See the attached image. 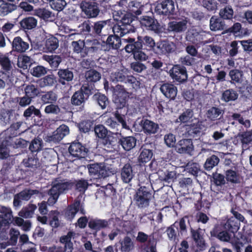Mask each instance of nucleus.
Returning <instances> with one entry per match:
<instances>
[{
  "label": "nucleus",
  "instance_id": "f257e3e1",
  "mask_svg": "<svg viewBox=\"0 0 252 252\" xmlns=\"http://www.w3.org/2000/svg\"><path fill=\"white\" fill-rule=\"evenodd\" d=\"M124 40L127 43L125 47L126 52L131 53L136 61H145L155 51L156 43L150 36L138 35L136 40L129 37Z\"/></svg>",
  "mask_w": 252,
  "mask_h": 252
},
{
  "label": "nucleus",
  "instance_id": "f03ea898",
  "mask_svg": "<svg viewBox=\"0 0 252 252\" xmlns=\"http://www.w3.org/2000/svg\"><path fill=\"white\" fill-rule=\"evenodd\" d=\"M89 183L88 181L84 179L65 182L58 183L54 184L49 189L48 194L50 195L48 202L52 205L57 201L60 195L71 189L73 187L80 192H85L88 189Z\"/></svg>",
  "mask_w": 252,
  "mask_h": 252
},
{
  "label": "nucleus",
  "instance_id": "7ed1b4c3",
  "mask_svg": "<svg viewBox=\"0 0 252 252\" xmlns=\"http://www.w3.org/2000/svg\"><path fill=\"white\" fill-rule=\"evenodd\" d=\"M140 187L134 195V199L138 208H144L149 206L153 197V187L146 176L141 175L139 178Z\"/></svg>",
  "mask_w": 252,
  "mask_h": 252
},
{
  "label": "nucleus",
  "instance_id": "20e7f679",
  "mask_svg": "<svg viewBox=\"0 0 252 252\" xmlns=\"http://www.w3.org/2000/svg\"><path fill=\"white\" fill-rule=\"evenodd\" d=\"M136 17L129 12L122 13L119 15L117 19V23L113 28L114 33L119 34L120 36H123L126 34L133 33L135 32L136 28L133 22Z\"/></svg>",
  "mask_w": 252,
  "mask_h": 252
},
{
  "label": "nucleus",
  "instance_id": "39448f33",
  "mask_svg": "<svg viewBox=\"0 0 252 252\" xmlns=\"http://www.w3.org/2000/svg\"><path fill=\"white\" fill-rule=\"evenodd\" d=\"M109 22V20L93 22L90 20H87L80 25L79 28L81 32L84 34L96 37L101 36L102 30Z\"/></svg>",
  "mask_w": 252,
  "mask_h": 252
},
{
  "label": "nucleus",
  "instance_id": "423d86ee",
  "mask_svg": "<svg viewBox=\"0 0 252 252\" xmlns=\"http://www.w3.org/2000/svg\"><path fill=\"white\" fill-rule=\"evenodd\" d=\"M78 212L84 215L86 213L84 203L80 199H76L63 210L62 215L67 221L71 222Z\"/></svg>",
  "mask_w": 252,
  "mask_h": 252
},
{
  "label": "nucleus",
  "instance_id": "0eeeda50",
  "mask_svg": "<svg viewBox=\"0 0 252 252\" xmlns=\"http://www.w3.org/2000/svg\"><path fill=\"white\" fill-rule=\"evenodd\" d=\"M112 98L118 109L126 107L129 98L128 93L123 86L117 85L112 87Z\"/></svg>",
  "mask_w": 252,
  "mask_h": 252
},
{
  "label": "nucleus",
  "instance_id": "6e6552de",
  "mask_svg": "<svg viewBox=\"0 0 252 252\" xmlns=\"http://www.w3.org/2000/svg\"><path fill=\"white\" fill-rule=\"evenodd\" d=\"M80 5L82 12L88 19L96 18L100 13L99 4L96 0H82Z\"/></svg>",
  "mask_w": 252,
  "mask_h": 252
},
{
  "label": "nucleus",
  "instance_id": "1a4fd4ad",
  "mask_svg": "<svg viewBox=\"0 0 252 252\" xmlns=\"http://www.w3.org/2000/svg\"><path fill=\"white\" fill-rule=\"evenodd\" d=\"M100 73L94 69H90L85 73V80L82 86L87 91L93 92L95 88V83L100 80Z\"/></svg>",
  "mask_w": 252,
  "mask_h": 252
},
{
  "label": "nucleus",
  "instance_id": "9d476101",
  "mask_svg": "<svg viewBox=\"0 0 252 252\" xmlns=\"http://www.w3.org/2000/svg\"><path fill=\"white\" fill-rule=\"evenodd\" d=\"M138 168H140V166L137 164L133 165L129 163L125 164L120 170L122 182L126 184L129 183L135 177Z\"/></svg>",
  "mask_w": 252,
  "mask_h": 252
},
{
  "label": "nucleus",
  "instance_id": "9b49d317",
  "mask_svg": "<svg viewBox=\"0 0 252 252\" xmlns=\"http://www.w3.org/2000/svg\"><path fill=\"white\" fill-rule=\"evenodd\" d=\"M171 78L175 82L183 83L187 81L188 78L186 67L181 64H175L169 70Z\"/></svg>",
  "mask_w": 252,
  "mask_h": 252
},
{
  "label": "nucleus",
  "instance_id": "f8f14e48",
  "mask_svg": "<svg viewBox=\"0 0 252 252\" xmlns=\"http://www.w3.org/2000/svg\"><path fill=\"white\" fill-rule=\"evenodd\" d=\"M175 151L180 154L192 156L194 150L192 140L191 138H183L176 144Z\"/></svg>",
  "mask_w": 252,
  "mask_h": 252
},
{
  "label": "nucleus",
  "instance_id": "ddd939ff",
  "mask_svg": "<svg viewBox=\"0 0 252 252\" xmlns=\"http://www.w3.org/2000/svg\"><path fill=\"white\" fill-rule=\"evenodd\" d=\"M68 152L72 157L80 159L88 156L89 149L81 143L74 141L70 143Z\"/></svg>",
  "mask_w": 252,
  "mask_h": 252
},
{
  "label": "nucleus",
  "instance_id": "4468645a",
  "mask_svg": "<svg viewBox=\"0 0 252 252\" xmlns=\"http://www.w3.org/2000/svg\"><path fill=\"white\" fill-rule=\"evenodd\" d=\"M175 44L167 40H162L157 42L154 53L158 55L168 56L175 51Z\"/></svg>",
  "mask_w": 252,
  "mask_h": 252
},
{
  "label": "nucleus",
  "instance_id": "2eb2a0df",
  "mask_svg": "<svg viewBox=\"0 0 252 252\" xmlns=\"http://www.w3.org/2000/svg\"><path fill=\"white\" fill-rule=\"evenodd\" d=\"M175 3L173 0H165L158 3L155 8V12L159 15L169 16L173 14Z\"/></svg>",
  "mask_w": 252,
  "mask_h": 252
},
{
  "label": "nucleus",
  "instance_id": "dca6fc26",
  "mask_svg": "<svg viewBox=\"0 0 252 252\" xmlns=\"http://www.w3.org/2000/svg\"><path fill=\"white\" fill-rule=\"evenodd\" d=\"M152 14V16H143L140 20L141 25L147 30L153 31L157 33H159L161 32L160 25L153 16V13Z\"/></svg>",
  "mask_w": 252,
  "mask_h": 252
},
{
  "label": "nucleus",
  "instance_id": "f3484780",
  "mask_svg": "<svg viewBox=\"0 0 252 252\" xmlns=\"http://www.w3.org/2000/svg\"><path fill=\"white\" fill-rule=\"evenodd\" d=\"M186 38L187 40L195 45H203L210 42L207 39L204 32H198L195 29L189 31Z\"/></svg>",
  "mask_w": 252,
  "mask_h": 252
},
{
  "label": "nucleus",
  "instance_id": "a211bd4d",
  "mask_svg": "<svg viewBox=\"0 0 252 252\" xmlns=\"http://www.w3.org/2000/svg\"><path fill=\"white\" fill-rule=\"evenodd\" d=\"M88 168L90 176L95 179L105 178L108 176V172L106 167L102 163H93L88 164Z\"/></svg>",
  "mask_w": 252,
  "mask_h": 252
},
{
  "label": "nucleus",
  "instance_id": "6ab92c4d",
  "mask_svg": "<svg viewBox=\"0 0 252 252\" xmlns=\"http://www.w3.org/2000/svg\"><path fill=\"white\" fill-rule=\"evenodd\" d=\"M119 136L117 137V146L118 148L121 146L122 148L126 151H129L132 149L136 144L137 139L133 136H124L121 133L119 134Z\"/></svg>",
  "mask_w": 252,
  "mask_h": 252
},
{
  "label": "nucleus",
  "instance_id": "aec40b11",
  "mask_svg": "<svg viewBox=\"0 0 252 252\" xmlns=\"http://www.w3.org/2000/svg\"><path fill=\"white\" fill-rule=\"evenodd\" d=\"M139 125L144 133L147 135L155 134L158 132L159 129V126L157 123L145 117L142 118L139 122Z\"/></svg>",
  "mask_w": 252,
  "mask_h": 252
},
{
  "label": "nucleus",
  "instance_id": "412c9836",
  "mask_svg": "<svg viewBox=\"0 0 252 252\" xmlns=\"http://www.w3.org/2000/svg\"><path fill=\"white\" fill-rule=\"evenodd\" d=\"M190 237L194 242L196 247L200 251L205 250L207 247V244L204 238L203 235L201 233L200 229H194L190 227Z\"/></svg>",
  "mask_w": 252,
  "mask_h": 252
},
{
  "label": "nucleus",
  "instance_id": "4be33fe9",
  "mask_svg": "<svg viewBox=\"0 0 252 252\" xmlns=\"http://www.w3.org/2000/svg\"><path fill=\"white\" fill-rule=\"evenodd\" d=\"M93 94L90 91L85 90L82 86L80 89L75 92L71 97V103L74 105L81 106L84 104L89 96Z\"/></svg>",
  "mask_w": 252,
  "mask_h": 252
},
{
  "label": "nucleus",
  "instance_id": "5701e85b",
  "mask_svg": "<svg viewBox=\"0 0 252 252\" xmlns=\"http://www.w3.org/2000/svg\"><path fill=\"white\" fill-rule=\"evenodd\" d=\"M118 133H114L109 130L99 139L101 143L105 147L115 150L117 146Z\"/></svg>",
  "mask_w": 252,
  "mask_h": 252
},
{
  "label": "nucleus",
  "instance_id": "b1692460",
  "mask_svg": "<svg viewBox=\"0 0 252 252\" xmlns=\"http://www.w3.org/2000/svg\"><path fill=\"white\" fill-rule=\"evenodd\" d=\"M69 133V127L64 124H62L53 132L52 135L49 137V140L54 143H58Z\"/></svg>",
  "mask_w": 252,
  "mask_h": 252
},
{
  "label": "nucleus",
  "instance_id": "393cba45",
  "mask_svg": "<svg viewBox=\"0 0 252 252\" xmlns=\"http://www.w3.org/2000/svg\"><path fill=\"white\" fill-rule=\"evenodd\" d=\"M12 51L20 54L26 52L29 48V44L20 36L15 37L11 43Z\"/></svg>",
  "mask_w": 252,
  "mask_h": 252
},
{
  "label": "nucleus",
  "instance_id": "a878e982",
  "mask_svg": "<svg viewBox=\"0 0 252 252\" xmlns=\"http://www.w3.org/2000/svg\"><path fill=\"white\" fill-rule=\"evenodd\" d=\"M108 36L105 41H103L105 44L106 49L105 50H118L121 45V38L119 34L114 33Z\"/></svg>",
  "mask_w": 252,
  "mask_h": 252
},
{
  "label": "nucleus",
  "instance_id": "bb28decb",
  "mask_svg": "<svg viewBox=\"0 0 252 252\" xmlns=\"http://www.w3.org/2000/svg\"><path fill=\"white\" fill-rule=\"evenodd\" d=\"M160 90L163 94L170 100H174L177 94V88L174 84L165 83L160 87Z\"/></svg>",
  "mask_w": 252,
  "mask_h": 252
},
{
  "label": "nucleus",
  "instance_id": "cd10ccee",
  "mask_svg": "<svg viewBox=\"0 0 252 252\" xmlns=\"http://www.w3.org/2000/svg\"><path fill=\"white\" fill-rule=\"evenodd\" d=\"M210 234L212 237H215L222 242H229L231 238V234L227 230H222L221 227L219 225H216Z\"/></svg>",
  "mask_w": 252,
  "mask_h": 252
},
{
  "label": "nucleus",
  "instance_id": "c85d7f7f",
  "mask_svg": "<svg viewBox=\"0 0 252 252\" xmlns=\"http://www.w3.org/2000/svg\"><path fill=\"white\" fill-rule=\"evenodd\" d=\"M185 132L184 134L189 137L195 138L201 135L202 127L200 124L193 123L185 125Z\"/></svg>",
  "mask_w": 252,
  "mask_h": 252
},
{
  "label": "nucleus",
  "instance_id": "c756f323",
  "mask_svg": "<svg viewBox=\"0 0 252 252\" xmlns=\"http://www.w3.org/2000/svg\"><path fill=\"white\" fill-rule=\"evenodd\" d=\"M130 75L129 71L124 68L112 72L110 77L113 82H121L126 84Z\"/></svg>",
  "mask_w": 252,
  "mask_h": 252
},
{
  "label": "nucleus",
  "instance_id": "7c9ffc66",
  "mask_svg": "<svg viewBox=\"0 0 252 252\" xmlns=\"http://www.w3.org/2000/svg\"><path fill=\"white\" fill-rule=\"evenodd\" d=\"M85 48L84 49L83 56L90 54L97 53L100 50L101 45L100 42L96 39L92 40L87 39L85 41Z\"/></svg>",
  "mask_w": 252,
  "mask_h": 252
},
{
  "label": "nucleus",
  "instance_id": "2f4dec72",
  "mask_svg": "<svg viewBox=\"0 0 252 252\" xmlns=\"http://www.w3.org/2000/svg\"><path fill=\"white\" fill-rule=\"evenodd\" d=\"M140 154L138 157V165L140 167L141 165H144L146 163L150 161L153 157L152 150L146 148L142 146L139 150Z\"/></svg>",
  "mask_w": 252,
  "mask_h": 252
},
{
  "label": "nucleus",
  "instance_id": "473e14b6",
  "mask_svg": "<svg viewBox=\"0 0 252 252\" xmlns=\"http://www.w3.org/2000/svg\"><path fill=\"white\" fill-rule=\"evenodd\" d=\"M188 219V216H184L172 224L177 230L178 237H184L188 235V227L186 223V220Z\"/></svg>",
  "mask_w": 252,
  "mask_h": 252
},
{
  "label": "nucleus",
  "instance_id": "72a5a7b5",
  "mask_svg": "<svg viewBox=\"0 0 252 252\" xmlns=\"http://www.w3.org/2000/svg\"><path fill=\"white\" fill-rule=\"evenodd\" d=\"M110 220H102L97 218L92 219L89 220V227L92 230L98 231L108 227L110 223Z\"/></svg>",
  "mask_w": 252,
  "mask_h": 252
},
{
  "label": "nucleus",
  "instance_id": "f704fd0d",
  "mask_svg": "<svg viewBox=\"0 0 252 252\" xmlns=\"http://www.w3.org/2000/svg\"><path fill=\"white\" fill-rule=\"evenodd\" d=\"M59 82L64 85L71 81L74 77L73 72L69 68L59 69L58 72Z\"/></svg>",
  "mask_w": 252,
  "mask_h": 252
},
{
  "label": "nucleus",
  "instance_id": "c9c22d12",
  "mask_svg": "<svg viewBox=\"0 0 252 252\" xmlns=\"http://www.w3.org/2000/svg\"><path fill=\"white\" fill-rule=\"evenodd\" d=\"M8 56L9 53L3 54L0 52V65L5 73L8 74L7 76L9 77V74L11 73L13 69L12 62Z\"/></svg>",
  "mask_w": 252,
  "mask_h": 252
},
{
  "label": "nucleus",
  "instance_id": "e433bc0d",
  "mask_svg": "<svg viewBox=\"0 0 252 252\" xmlns=\"http://www.w3.org/2000/svg\"><path fill=\"white\" fill-rule=\"evenodd\" d=\"M240 222L231 217L223 224L222 228L228 232L235 234L240 228Z\"/></svg>",
  "mask_w": 252,
  "mask_h": 252
},
{
  "label": "nucleus",
  "instance_id": "4c0bfd02",
  "mask_svg": "<svg viewBox=\"0 0 252 252\" xmlns=\"http://www.w3.org/2000/svg\"><path fill=\"white\" fill-rule=\"evenodd\" d=\"M19 7V4L16 3H10L7 1H3L0 4V16L4 17L13 11L17 10Z\"/></svg>",
  "mask_w": 252,
  "mask_h": 252
},
{
  "label": "nucleus",
  "instance_id": "58836bf2",
  "mask_svg": "<svg viewBox=\"0 0 252 252\" xmlns=\"http://www.w3.org/2000/svg\"><path fill=\"white\" fill-rule=\"evenodd\" d=\"M225 23L222 19L217 16H213L210 20V28L212 31H221L224 30Z\"/></svg>",
  "mask_w": 252,
  "mask_h": 252
},
{
  "label": "nucleus",
  "instance_id": "ea45409f",
  "mask_svg": "<svg viewBox=\"0 0 252 252\" xmlns=\"http://www.w3.org/2000/svg\"><path fill=\"white\" fill-rule=\"evenodd\" d=\"M0 212L2 214L0 217L2 218L3 223L9 228V224L12 222L13 219L11 209L1 206L0 207Z\"/></svg>",
  "mask_w": 252,
  "mask_h": 252
},
{
  "label": "nucleus",
  "instance_id": "a19ab883",
  "mask_svg": "<svg viewBox=\"0 0 252 252\" xmlns=\"http://www.w3.org/2000/svg\"><path fill=\"white\" fill-rule=\"evenodd\" d=\"M15 115L14 110L3 109L0 112V122L4 125L10 124L14 119Z\"/></svg>",
  "mask_w": 252,
  "mask_h": 252
},
{
  "label": "nucleus",
  "instance_id": "79ce46f5",
  "mask_svg": "<svg viewBox=\"0 0 252 252\" xmlns=\"http://www.w3.org/2000/svg\"><path fill=\"white\" fill-rule=\"evenodd\" d=\"M237 91L233 89H228L224 91L221 95V100L225 102L234 101L238 98Z\"/></svg>",
  "mask_w": 252,
  "mask_h": 252
},
{
  "label": "nucleus",
  "instance_id": "37998d69",
  "mask_svg": "<svg viewBox=\"0 0 252 252\" xmlns=\"http://www.w3.org/2000/svg\"><path fill=\"white\" fill-rule=\"evenodd\" d=\"M11 145V140L6 136L4 138L0 137V158L3 159L7 158V147Z\"/></svg>",
  "mask_w": 252,
  "mask_h": 252
},
{
  "label": "nucleus",
  "instance_id": "c03bdc74",
  "mask_svg": "<svg viewBox=\"0 0 252 252\" xmlns=\"http://www.w3.org/2000/svg\"><path fill=\"white\" fill-rule=\"evenodd\" d=\"M167 28L168 30L170 32H182L187 29V23L185 21L169 22Z\"/></svg>",
  "mask_w": 252,
  "mask_h": 252
},
{
  "label": "nucleus",
  "instance_id": "a18cd8bd",
  "mask_svg": "<svg viewBox=\"0 0 252 252\" xmlns=\"http://www.w3.org/2000/svg\"><path fill=\"white\" fill-rule=\"evenodd\" d=\"M40 89L37 85L32 84L27 85L24 88L25 94L30 97L32 100L36 97L39 96L41 93Z\"/></svg>",
  "mask_w": 252,
  "mask_h": 252
},
{
  "label": "nucleus",
  "instance_id": "49530a36",
  "mask_svg": "<svg viewBox=\"0 0 252 252\" xmlns=\"http://www.w3.org/2000/svg\"><path fill=\"white\" fill-rule=\"evenodd\" d=\"M93 99L102 109H105L109 104L108 98L104 94L96 93L93 96Z\"/></svg>",
  "mask_w": 252,
  "mask_h": 252
},
{
  "label": "nucleus",
  "instance_id": "de8ad7c7",
  "mask_svg": "<svg viewBox=\"0 0 252 252\" xmlns=\"http://www.w3.org/2000/svg\"><path fill=\"white\" fill-rule=\"evenodd\" d=\"M40 2V0H22L19 3V8L26 12H30L34 9L32 4L37 5L39 4Z\"/></svg>",
  "mask_w": 252,
  "mask_h": 252
},
{
  "label": "nucleus",
  "instance_id": "09e8293b",
  "mask_svg": "<svg viewBox=\"0 0 252 252\" xmlns=\"http://www.w3.org/2000/svg\"><path fill=\"white\" fill-rule=\"evenodd\" d=\"M22 124V122H18L11 124L10 127L6 131V136L12 140V138L19 135L20 132L18 130Z\"/></svg>",
  "mask_w": 252,
  "mask_h": 252
},
{
  "label": "nucleus",
  "instance_id": "8fccbe9b",
  "mask_svg": "<svg viewBox=\"0 0 252 252\" xmlns=\"http://www.w3.org/2000/svg\"><path fill=\"white\" fill-rule=\"evenodd\" d=\"M43 59L49 63L50 67L53 69H56L62 61L61 56L56 55H44Z\"/></svg>",
  "mask_w": 252,
  "mask_h": 252
},
{
  "label": "nucleus",
  "instance_id": "3c124183",
  "mask_svg": "<svg viewBox=\"0 0 252 252\" xmlns=\"http://www.w3.org/2000/svg\"><path fill=\"white\" fill-rule=\"evenodd\" d=\"M37 20L33 17H26L20 22L21 29L24 30H31L34 28L37 25Z\"/></svg>",
  "mask_w": 252,
  "mask_h": 252
},
{
  "label": "nucleus",
  "instance_id": "603ef678",
  "mask_svg": "<svg viewBox=\"0 0 252 252\" xmlns=\"http://www.w3.org/2000/svg\"><path fill=\"white\" fill-rule=\"evenodd\" d=\"M75 233L73 231H68L66 235L61 237L60 241L61 243L64 244V247L68 249L70 252L73 250V243L71 242L72 237L75 235Z\"/></svg>",
  "mask_w": 252,
  "mask_h": 252
},
{
  "label": "nucleus",
  "instance_id": "864d4df0",
  "mask_svg": "<svg viewBox=\"0 0 252 252\" xmlns=\"http://www.w3.org/2000/svg\"><path fill=\"white\" fill-rule=\"evenodd\" d=\"M60 212L58 210H52L48 214L49 224L54 228H57L60 225L59 220Z\"/></svg>",
  "mask_w": 252,
  "mask_h": 252
},
{
  "label": "nucleus",
  "instance_id": "5fc2aeb1",
  "mask_svg": "<svg viewBox=\"0 0 252 252\" xmlns=\"http://www.w3.org/2000/svg\"><path fill=\"white\" fill-rule=\"evenodd\" d=\"M154 233H151L148 235L142 231H139L136 237V240L140 243L144 244L147 242L148 244H153L155 243Z\"/></svg>",
  "mask_w": 252,
  "mask_h": 252
},
{
  "label": "nucleus",
  "instance_id": "6e6d98bb",
  "mask_svg": "<svg viewBox=\"0 0 252 252\" xmlns=\"http://www.w3.org/2000/svg\"><path fill=\"white\" fill-rule=\"evenodd\" d=\"M59 47V40L54 36L47 38L45 41V47L49 52H53Z\"/></svg>",
  "mask_w": 252,
  "mask_h": 252
},
{
  "label": "nucleus",
  "instance_id": "4d7b16f0",
  "mask_svg": "<svg viewBox=\"0 0 252 252\" xmlns=\"http://www.w3.org/2000/svg\"><path fill=\"white\" fill-rule=\"evenodd\" d=\"M17 60V66L23 69H27L32 65V59L26 55L19 56Z\"/></svg>",
  "mask_w": 252,
  "mask_h": 252
},
{
  "label": "nucleus",
  "instance_id": "13d9d810",
  "mask_svg": "<svg viewBox=\"0 0 252 252\" xmlns=\"http://www.w3.org/2000/svg\"><path fill=\"white\" fill-rule=\"evenodd\" d=\"M220 162L219 158L215 155L208 157L204 164V168L207 171H210L215 166H217Z\"/></svg>",
  "mask_w": 252,
  "mask_h": 252
},
{
  "label": "nucleus",
  "instance_id": "bf43d9fd",
  "mask_svg": "<svg viewBox=\"0 0 252 252\" xmlns=\"http://www.w3.org/2000/svg\"><path fill=\"white\" fill-rule=\"evenodd\" d=\"M219 15L223 20H232L234 17V11L230 5H226L220 9Z\"/></svg>",
  "mask_w": 252,
  "mask_h": 252
},
{
  "label": "nucleus",
  "instance_id": "052dcab7",
  "mask_svg": "<svg viewBox=\"0 0 252 252\" xmlns=\"http://www.w3.org/2000/svg\"><path fill=\"white\" fill-rule=\"evenodd\" d=\"M34 15L39 17L40 18L46 21L52 17V12L46 9L45 8H37L35 9H33Z\"/></svg>",
  "mask_w": 252,
  "mask_h": 252
},
{
  "label": "nucleus",
  "instance_id": "680f3d73",
  "mask_svg": "<svg viewBox=\"0 0 252 252\" xmlns=\"http://www.w3.org/2000/svg\"><path fill=\"white\" fill-rule=\"evenodd\" d=\"M222 110L219 107L212 106L206 112V117L208 120L214 121L218 119L219 116L221 114Z\"/></svg>",
  "mask_w": 252,
  "mask_h": 252
},
{
  "label": "nucleus",
  "instance_id": "e2e57ef3",
  "mask_svg": "<svg viewBox=\"0 0 252 252\" xmlns=\"http://www.w3.org/2000/svg\"><path fill=\"white\" fill-rule=\"evenodd\" d=\"M128 10L127 12L131 13L136 17L142 13L143 8L139 2L131 1L128 4Z\"/></svg>",
  "mask_w": 252,
  "mask_h": 252
},
{
  "label": "nucleus",
  "instance_id": "0e129e2a",
  "mask_svg": "<svg viewBox=\"0 0 252 252\" xmlns=\"http://www.w3.org/2000/svg\"><path fill=\"white\" fill-rule=\"evenodd\" d=\"M36 206L34 204H30L28 207L23 208L19 213V215L24 218H32Z\"/></svg>",
  "mask_w": 252,
  "mask_h": 252
},
{
  "label": "nucleus",
  "instance_id": "69168bd1",
  "mask_svg": "<svg viewBox=\"0 0 252 252\" xmlns=\"http://www.w3.org/2000/svg\"><path fill=\"white\" fill-rule=\"evenodd\" d=\"M57 99V96L53 91H49L41 95V100L44 104L53 103Z\"/></svg>",
  "mask_w": 252,
  "mask_h": 252
},
{
  "label": "nucleus",
  "instance_id": "338daca9",
  "mask_svg": "<svg viewBox=\"0 0 252 252\" xmlns=\"http://www.w3.org/2000/svg\"><path fill=\"white\" fill-rule=\"evenodd\" d=\"M121 250L122 252H129L133 248V243L129 236H125L120 242Z\"/></svg>",
  "mask_w": 252,
  "mask_h": 252
},
{
  "label": "nucleus",
  "instance_id": "774afa93",
  "mask_svg": "<svg viewBox=\"0 0 252 252\" xmlns=\"http://www.w3.org/2000/svg\"><path fill=\"white\" fill-rule=\"evenodd\" d=\"M194 115L193 110L190 108L186 109L179 116L178 119L181 123H187L192 120Z\"/></svg>",
  "mask_w": 252,
  "mask_h": 252
}]
</instances>
